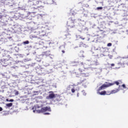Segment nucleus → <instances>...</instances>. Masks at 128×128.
Returning <instances> with one entry per match:
<instances>
[{
    "label": "nucleus",
    "mask_w": 128,
    "mask_h": 128,
    "mask_svg": "<svg viewBox=\"0 0 128 128\" xmlns=\"http://www.w3.org/2000/svg\"><path fill=\"white\" fill-rule=\"evenodd\" d=\"M2 26L3 30H5V32H2V36H8V34L6 33V32H12V34H16V32L18 30L16 28H14L10 27V25L8 24L2 23Z\"/></svg>",
    "instance_id": "nucleus-1"
},
{
    "label": "nucleus",
    "mask_w": 128,
    "mask_h": 128,
    "mask_svg": "<svg viewBox=\"0 0 128 128\" xmlns=\"http://www.w3.org/2000/svg\"><path fill=\"white\" fill-rule=\"evenodd\" d=\"M12 58L10 57L9 58L2 59L0 60V62L2 64V66L6 68V66H13L14 62Z\"/></svg>",
    "instance_id": "nucleus-2"
},
{
    "label": "nucleus",
    "mask_w": 128,
    "mask_h": 128,
    "mask_svg": "<svg viewBox=\"0 0 128 128\" xmlns=\"http://www.w3.org/2000/svg\"><path fill=\"white\" fill-rule=\"evenodd\" d=\"M74 24H76V20L72 19V18H69L67 22V26L70 28H74Z\"/></svg>",
    "instance_id": "nucleus-3"
},
{
    "label": "nucleus",
    "mask_w": 128,
    "mask_h": 128,
    "mask_svg": "<svg viewBox=\"0 0 128 128\" xmlns=\"http://www.w3.org/2000/svg\"><path fill=\"white\" fill-rule=\"evenodd\" d=\"M8 40H12V37H1L0 38V46L2 44H6L7 42H8Z\"/></svg>",
    "instance_id": "nucleus-4"
},
{
    "label": "nucleus",
    "mask_w": 128,
    "mask_h": 128,
    "mask_svg": "<svg viewBox=\"0 0 128 128\" xmlns=\"http://www.w3.org/2000/svg\"><path fill=\"white\" fill-rule=\"evenodd\" d=\"M86 64H88L90 66H98L100 63L98 62L97 60H88L86 61Z\"/></svg>",
    "instance_id": "nucleus-5"
},
{
    "label": "nucleus",
    "mask_w": 128,
    "mask_h": 128,
    "mask_svg": "<svg viewBox=\"0 0 128 128\" xmlns=\"http://www.w3.org/2000/svg\"><path fill=\"white\" fill-rule=\"evenodd\" d=\"M38 112H52V109H50V107L46 106L44 108H41L40 110H37Z\"/></svg>",
    "instance_id": "nucleus-6"
},
{
    "label": "nucleus",
    "mask_w": 128,
    "mask_h": 128,
    "mask_svg": "<svg viewBox=\"0 0 128 128\" xmlns=\"http://www.w3.org/2000/svg\"><path fill=\"white\" fill-rule=\"evenodd\" d=\"M113 85V84H103L102 86L98 88V90H106V88H108V86H112Z\"/></svg>",
    "instance_id": "nucleus-7"
},
{
    "label": "nucleus",
    "mask_w": 128,
    "mask_h": 128,
    "mask_svg": "<svg viewBox=\"0 0 128 128\" xmlns=\"http://www.w3.org/2000/svg\"><path fill=\"white\" fill-rule=\"evenodd\" d=\"M84 23L85 22L84 20L82 21V23L80 22L78 26V28L80 29V30H79L80 32H82V30H84L86 29V28L84 26Z\"/></svg>",
    "instance_id": "nucleus-8"
},
{
    "label": "nucleus",
    "mask_w": 128,
    "mask_h": 128,
    "mask_svg": "<svg viewBox=\"0 0 128 128\" xmlns=\"http://www.w3.org/2000/svg\"><path fill=\"white\" fill-rule=\"evenodd\" d=\"M40 108H42V107L40 106L38 104H36L32 108V110H33V112H36V114H40L41 112H38V110H40Z\"/></svg>",
    "instance_id": "nucleus-9"
},
{
    "label": "nucleus",
    "mask_w": 128,
    "mask_h": 128,
    "mask_svg": "<svg viewBox=\"0 0 128 128\" xmlns=\"http://www.w3.org/2000/svg\"><path fill=\"white\" fill-rule=\"evenodd\" d=\"M6 4H7V6H9L16 8V4H14V0H6Z\"/></svg>",
    "instance_id": "nucleus-10"
},
{
    "label": "nucleus",
    "mask_w": 128,
    "mask_h": 128,
    "mask_svg": "<svg viewBox=\"0 0 128 128\" xmlns=\"http://www.w3.org/2000/svg\"><path fill=\"white\" fill-rule=\"evenodd\" d=\"M54 96H55L54 94L52 93V94H50L48 96H47L46 97V98L47 100H52V98H54Z\"/></svg>",
    "instance_id": "nucleus-11"
},
{
    "label": "nucleus",
    "mask_w": 128,
    "mask_h": 128,
    "mask_svg": "<svg viewBox=\"0 0 128 128\" xmlns=\"http://www.w3.org/2000/svg\"><path fill=\"white\" fill-rule=\"evenodd\" d=\"M97 94H100V96H106V91L104 90L100 92V90H97Z\"/></svg>",
    "instance_id": "nucleus-12"
},
{
    "label": "nucleus",
    "mask_w": 128,
    "mask_h": 128,
    "mask_svg": "<svg viewBox=\"0 0 128 128\" xmlns=\"http://www.w3.org/2000/svg\"><path fill=\"white\" fill-rule=\"evenodd\" d=\"M120 88H117L116 90H111L109 94H116V92H118V91L120 90Z\"/></svg>",
    "instance_id": "nucleus-13"
},
{
    "label": "nucleus",
    "mask_w": 128,
    "mask_h": 128,
    "mask_svg": "<svg viewBox=\"0 0 128 128\" xmlns=\"http://www.w3.org/2000/svg\"><path fill=\"white\" fill-rule=\"evenodd\" d=\"M42 54V56H50V52L47 51V52H43Z\"/></svg>",
    "instance_id": "nucleus-14"
},
{
    "label": "nucleus",
    "mask_w": 128,
    "mask_h": 128,
    "mask_svg": "<svg viewBox=\"0 0 128 128\" xmlns=\"http://www.w3.org/2000/svg\"><path fill=\"white\" fill-rule=\"evenodd\" d=\"M121 14L122 16H128V14H126V11L122 10H121Z\"/></svg>",
    "instance_id": "nucleus-15"
},
{
    "label": "nucleus",
    "mask_w": 128,
    "mask_h": 128,
    "mask_svg": "<svg viewBox=\"0 0 128 128\" xmlns=\"http://www.w3.org/2000/svg\"><path fill=\"white\" fill-rule=\"evenodd\" d=\"M56 100L58 102L60 101V96H58L56 98H54V100H52V102H56Z\"/></svg>",
    "instance_id": "nucleus-16"
},
{
    "label": "nucleus",
    "mask_w": 128,
    "mask_h": 128,
    "mask_svg": "<svg viewBox=\"0 0 128 128\" xmlns=\"http://www.w3.org/2000/svg\"><path fill=\"white\" fill-rule=\"evenodd\" d=\"M124 64H126V62H124L122 63V62H120L118 64V65L120 66L122 68H124Z\"/></svg>",
    "instance_id": "nucleus-17"
},
{
    "label": "nucleus",
    "mask_w": 128,
    "mask_h": 128,
    "mask_svg": "<svg viewBox=\"0 0 128 128\" xmlns=\"http://www.w3.org/2000/svg\"><path fill=\"white\" fill-rule=\"evenodd\" d=\"M47 2V4H55L54 0H48Z\"/></svg>",
    "instance_id": "nucleus-18"
},
{
    "label": "nucleus",
    "mask_w": 128,
    "mask_h": 128,
    "mask_svg": "<svg viewBox=\"0 0 128 128\" xmlns=\"http://www.w3.org/2000/svg\"><path fill=\"white\" fill-rule=\"evenodd\" d=\"M22 44L23 46H26V44H30V41L27 40L22 42Z\"/></svg>",
    "instance_id": "nucleus-19"
},
{
    "label": "nucleus",
    "mask_w": 128,
    "mask_h": 128,
    "mask_svg": "<svg viewBox=\"0 0 128 128\" xmlns=\"http://www.w3.org/2000/svg\"><path fill=\"white\" fill-rule=\"evenodd\" d=\"M40 34L41 36H46V32H44V30H42L40 32Z\"/></svg>",
    "instance_id": "nucleus-20"
},
{
    "label": "nucleus",
    "mask_w": 128,
    "mask_h": 128,
    "mask_svg": "<svg viewBox=\"0 0 128 128\" xmlns=\"http://www.w3.org/2000/svg\"><path fill=\"white\" fill-rule=\"evenodd\" d=\"M36 62H42V58L36 57Z\"/></svg>",
    "instance_id": "nucleus-21"
},
{
    "label": "nucleus",
    "mask_w": 128,
    "mask_h": 128,
    "mask_svg": "<svg viewBox=\"0 0 128 128\" xmlns=\"http://www.w3.org/2000/svg\"><path fill=\"white\" fill-rule=\"evenodd\" d=\"M6 106H8V108H10V106H12V103L6 104Z\"/></svg>",
    "instance_id": "nucleus-22"
},
{
    "label": "nucleus",
    "mask_w": 128,
    "mask_h": 128,
    "mask_svg": "<svg viewBox=\"0 0 128 128\" xmlns=\"http://www.w3.org/2000/svg\"><path fill=\"white\" fill-rule=\"evenodd\" d=\"M82 76H90V73H83Z\"/></svg>",
    "instance_id": "nucleus-23"
},
{
    "label": "nucleus",
    "mask_w": 128,
    "mask_h": 128,
    "mask_svg": "<svg viewBox=\"0 0 128 128\" xmlns=\"http://www.w3.org/2000/svg\"><path fill=\"white\" fill-rule=\"evenodd\" d=\"M6 102H14V99H10L8 100V98L6 99Z\"/></svg>",
    "instance_id": "nucleus-24"
},
{
    "label": "nucleus",
    "mask_w": 128,
    "mask_h": 128,
    "mask_svg": "<svg viewBox=\"0 0 128 128\" xmlns=\"http://www.w3.org/2000/svg\"><path fill=\"white\" fill-rule=\"evenodd\" d=\"M34 96H38V94H40V92H38V91H34Z\"/></svg>",
    "instance_id": "nucleus-25"
},
{
    "label": "nucleus",
    "mask_w": 128,
    "mask_h": 128,
    "mask_svg": "<svg viewBox=\"0 0 128 128\" xmlns=\"http://www.w3.org/2000/svg\"><path fill=\"white\" fill-rule=\"evenodd\" d=\"M124 58H128V56H127L122 57V59L120 60V61L124 62Z\"/></svg>",
    "instance_id": "nucleus-26"
},
{
    "label": "nucleus",
    "mask_w": 128,
    "mask_h": 128,
    "mask_svg": "<svg viewBox=\"0 0 128 128\" xmlns=\"http://www.w3.org/2000/svg\"><path fill=\"white\" fill-rule=\"evenodd\" d=\"M4 17H6V16L4 15L2 13H0V19Z\"/></svg>",
    "instance_id": "nucleus-27"
},
{
    "label": "nucleus",
    "mask_w": 128,
    "mask_h": 128,
    "mask_svg": "<svg viewBox=\"0 0 128 128\" xmlns=\"http://www.w3.org/2000/svg\"><path fill=\"white\" fill-rule=\"evenodd\" d=\"M54 104H57L58 106H60V103H58L56 100H55L54 102H53Z\"/></svg>",
    "instance_id": "nucleus-28"
},
{
    "label": "nucleus",
    "mask_w": 128,
    "mask_h": 128,
    "mask_svg": "<svg viewBox=\"0 0 128 128\" xmlns=\"http://www.w3.org/2000/svg\"><path fill=\"white\" fill-rule=\"evenodd\" d=\"M97 10H102V6H100V7H98L96 8Z\"/></svg>",
    "instance_id": "nucleus-29"
},
{
    "label": "nucleus",
    "mask_w": 128,
    "mask_h": 128,
    "mask_svg": "<svg viewBox=\"0 0 128 128\" xmlns=\"http://www.w3.org/2000/svg\"><path fill=\"white\" fill-rule=\"evenodd\" d=\"M6 0H0V2H2V4H6Z\"/></svg>",
    "instance_id": "nucleus-30"
},
{
    "label": "nucleus",
    "mask_w": 128,
    "mask_h": 128,
    "mask_svg": "<svg viewBox=\"0 0 128 128\" xmlns=\"http://www.w3.org/2000/svg\"><path fill=\"white\" fill-rule=\"evenodd\" d=\"M16 64H18V62H20V64H23L24 61H22V60H16Z\"/></svg>",
    "instance_id": "nucleus-31"
},
{
    "label": "nucleus",
    "mask_w": 128,
    "mask_h": 128,
    "mask_svg": "<svg viewBox=\"0 0 128 128\" xmlns=\"http://www.w3.org/2000/svg\"><path fill=\"white\" fill-rule=\"evenodd\" d=\"M34 2H36V4H40V2L39 0H34Z\"/></svg>",
    "instance_id": "nucleus-32"
},
{
    "label": "nucleus",
    "mask_w": 128,
    "mask_h": 128,
    "mask_svg": "<svg viewBox=\"0 0 128 128\" xmlns=\"http://www.w3.org/2000/svg\"><path fill=\"white\" fill-rule=\"evenodd\" d=\"M44 114L46 116H48V115L50 114V113L48 112H46L44 113Z\"/></svg>",
    "instance_id": "nucleus-33"
},
{
    "label": "nucleus",
    "mask_w": 128,
    "mask_h": 128,
    "mask_svg": "<svg viewBox=\"0 0 128 128\" xmlns=\"http://www.w3.org/2000/svg\"><path fill=\"white\" fill-rule=\"evenodd\" d=\"M52 72V69H50L48 71V74H50V72Z\"/></svg>",
    "instance_id": "nucleus-34"
},
{
    "label": "nucleus",
    "mask_w": 128,
    "mask_h": 128,
    "mask_svg": "<svg viewBox=\"0 0 128 128\" xmlns=\"http://www.w3.org/2000/svg\"><path fill=\"white\" fill-rule=\"evenodd\" d=\"M1 76H3V78H6V75L5 74H2Z\"/></svg>",
    "instance_id": "nucleus-35"
},
{
    "label": "nucleus",
    "mask_w": 128,
    "mask_h": 128,
    "mask_svg": "<svg viewBox=\"0 0 128 128\" xmlns=\"http://www.w3.org/2000/svg\"><path fill=\"white\" fill-rule=\"evenodd\" d=\"M80 44L82 45V46H86V45L85 44H84V43L82 42H80Z\"/></svg>",
    "instance_id": "nucleus-36"
},
{
    "label": "nucleus",
    "mask_w": 128,
    "mask_h": 128,
    "mask_svg": "<svg viewBox=\"0 0 128 128\" xmlns=\"http://www.w3.org/2000/svg\"><path fill=\"white\" fill-rule=\"evenodd\" d=\"M18 46H23L22 42L18 44Z\"/></svg>",
    "instance_id": "nucleus-37"
},
{
    "label": "nucleus",
    "mask_w": 128,
    "mask_h": 128,
    "mask_svg": "<svg viewBox=\"0 0 128 128\" xmlns=\"http://www.w3.org/2000/svg\"><path fill=\"white\" fill-rule=\"evenodd\" d=\"M112 43H108L107 46H112Z\"/></svg>",
    "instance_id": "nucleus-38"
},
{
    "label": "nucleus",
    "mask_w": 128,
    "mask_h": 128,
    "mask_svg": "<svg viewBox=\"0 0 128 128\" xmlns=\"http://www.w3.org/2000/svg\"><path fill=\"white\" fill-rule=\"evenodd\" d=\"M122 88H126V84H123L122 85Z\"/></svg>",
    "instance_id": "nucleus-39"
},
{
    "label": "nucleus",
    "mask_w": 128,
    "mask_h": 128,
    "mask_svg": "<svg viewBox=\"0 0 128 128\" xmlns=\"http://www.w3.org/2000/svg\"><path fill=\"white\" fill-rule=\"evenodd\" d=\"M115 84H116V86H118L120 84V82H116Z\"/></svg>",
    "instance_id": "nucleus-40"
},
{
    "label": "nucleus",
    "mask_w": 128,
    "mask_h": 128,
    "mask_svg": "<svg viewBox=\"0 0 128 128\" xmlns=\"http://www.w3.org/2000/svg\"><path fill=\"white\" fill-rule=\"evenodd\" d=\"M76 92V90H74V88H72V92L74 93V92Z\"/></svg>",
    "instance_id": "nucleus-41"
},
{
    "label": "nucleus",
    "mask_w": 128,
    "mask_h": 128,
    "mask_svg": "<svg viewBox=\"0 0 128 128\" xmlns=\"http://www.w3.org/2000/svg\"><path fill=\"white\" fill-rule=\"evenodd\" d=\"M36 63H32V66H36Z\"/></svg>",
    "instance_id": "nucleus-42"
},
{
    "label": "nucleus",
    "mask_w": 128,
    "mask_h": 128,
    "mask_svg": "<svg viewBox=\"0 0 128 128\" xmlns=\"http://www.w3.org/2000/svg\"><path fill=\"white\" fill-rule=\"evenodd\" d=\"M75 64H76L75 65H72L73 66H78V62H74Z\"/></svg>",
    "instance_id": "nucleus-43"
},
{
    "label": "nucleus",
    "mask_w": 128,
    "mask_h": 128,
    "mask_svg": "<svg viewBox=\"0 0 128 128\" xmlns=\"http://www.w3.org/2000/svg\"><path fill=\"white\" fill-rule=\"evenodd\" d=\"M18 92H16V93H15V94L16 95V96H18Z\"/></svg>",
    "instance_id": "nucleus-44"
},
{
    "label": "nucleus",
    "mask_w": 128,
    "mask_h": 128,
    "mask_svg": "<svg viewBox=\"0 0 128 128\" xmlns=\"http://www.w3.org/2000/svg\"><path fill=\"white\" fill-rule=\"evenodd\" d=\"M14 18H18V17L16 16V14L14 15Z\"/></svg>",
    "instance_id": "nucleus-45"
},
{
    "label": "nucleus",
    "mask_w": 128,
    "mask_h": 128,
    "mask_svg": "<svg viewBox=\"0 0 128 128\" xmlns=\"http://www.w3.org/2000/svg\"><path fill=\"white\" fill-rule=\"evenodd\" d=\"M83 96H86V92H84Z\"/></svg>",
    "instance_id": "nucleus-46"
},
{
    "label": "nucleus",
    "mask_w": 128,
    "mask_h": 128,
    "mask_svg": "<svg viewBox=\"0 0 128 128\" xmlns=\"http://www.w3.org/2000/svg\"><path fill=\"white\" fill-rule=\"evenodd\" d=\"M70 85H69V86H68V90H70Z\"/></svg>",
    "instance_id": "nucleus-47"
},
{
    "label": "nucleus",
    "mask_w": 128,
    "mask_h": 128,
    "mask_svg": "<svg viewBox=\"0 0 128 128\" xmlns=\"http://www.w3.org/2000/svg\"><path fill=\"white\" fill-rule=\"evenodd\" d=\"M111 66H114V64H112Z\"/></svg>",
    "instance_id": "nucleus-48"
},
{
    "label": "nucleus",
    "mask_w": 128,
    "mask_h": 128,
    "mask_svg": "<svg viewBox=\"0 0 128 128\" xmlns=\"http://www.w3.org/2000/svg\"><path fill=\"white\" fill-rule=\"evenodd\" d=\"M0 98L2 100V98H4L2 97V96H0Z\"/></svg>",
    "instance_id": "nucleus-49"
},
{
    "label": "nucleus",
    "mask_w": 128,
    "mask_h": 128,
    "mask_svg": "<svg viewBox=\"0 0 128 128\" xmlns=\"http://www.w3.org/2000/svg\"><path fill=\"white\" fill-rule=\"evenodd\" d=\"M28 48L26 49V50H30V49H28V46H25V48Z\"/></svg>",
    "instance_id": "nucleus-50"
},
{
    "label": "nucleus",
    "mask_w": 128,
    "mask_h": 128,
    "mask_svg": "<svg viewBox=\"0 0 128 128\" xmlns=\"http://www.w3.org/2000/svg\"><path fill=\"white\" fill-rule=\"evenodd\" d=\"M2 108L0 107V112H2Z\"/></svg>",
    "instance_id": "nucleus-51"
},
{
    "label": "nucleus",
    "mask_w": 128,
    "mask_h": 128,
    "mask_svg": "<svg viewBox=\"0 0 128 128\" xmlns=\"http://www.w3.org/2000/svg\"><path fill=\"white\" fill-rule=\"evenodd\" d=\"M11 68H16V66H11Z\"/></svg>",
    "instance_id": "nucleus-52"
},
{
    "label": "nucleus",
    "mask_w": 128,
    "mask_h": 128,
    "mask_svg": "<svg viewBox=\"0 0 128 128\" xmlns=\"http://www.w3.org/2000/svg\"><path fill=\"white\" fill-rule=\"evenodd\" d=\"M62 54H64V52H66L64 51V50H62Z\"/></svg>",
    "instance_id": "nucleus-53"
},
{
    "label": "nucleus",
    "mask_w": 128,
    "mask_h": 128,
    "mask_svg": "<svg viewBox=\"0 0 128 128\" xmlns=\"http://www.w3.org/2000/svg\"><path fill=\"white\" fill-rule=\"evenodd\" d=\"M78 48V46H76L74 47V49Z\"/></svg>",
    "instance_id": "nucleus-54"
},
{
    "label": "nucleus",
    "mask_w": 128,
    "mask_h": 128,
    "mask_svg": "<svg viewBox=\"0 0 128 128\" xmlns=\"http://www.w3.org/2000/svg\"><path fill=\"white\" fill-rule=\"evenodd\" d=\"M36 54V52H33V54Z\"/></svg>",
    "instance_id": "nucleus-55"
},
{
    "label": "nucleus",
    "mask_w": 128,
    "mask_h": 128,
    "mask_svg": "<svg viewBox=\"0 0 128 128\" xmlns=\"http://www.w3.org/2000/svg\"><path fill=\"white\" fill-rule=\"evenodd\" d=\"M80 38H82V40H84V38H82V37H80Z\"/></svg>",
    "instance_id": "nucleus-56"
},
{
    "label": "nucleus",
    "mask_w": 128,
    "mask_h": 128,
    "mask_svg": "<svg viewBox=\"0 0 128 128\" xmlns=\"http://www.w3.org/2000/svg\"><path fill=\"white\" fill-rule=\"evenodd\" d=\"M126 64H127V66H128V62L125 63Z\"/></svg>",
    "instance_id": "nucleus-57"
},
{
    "label": "nucleus",
    "mask_w": 128,
    "mask_h": 128,
    "mask_svg": "<svg viewBox=\"0 0 128 128\" xmlns=\"http://www.w3.org/2000/svg\"><path fill=\"white\" fill-rule=\"evenodd\" d=\"M120 86L119 85L118 88H119V90H120Z\"/></svg>",
    "instance_id": "nucleus-58"
},
{
    "label": "nucleus",
    "mask_w": 128,
    "mask_h": 128,
    "mask_svg": "<svg viewBox=\"0 0 128 128\" xmlns=\"http://www.w3.org/2000/svg\"><path fill=\"white\" fill-rule=\"evenodd\" d=\"M84 88H86V85H84Z\"/></svg>",
    "instance_id": "nucleus-59"
},
{
    "label": "nucleus",
    "mask_w": 128,
    "mask_h": 128,
    "mask_svg": "<svg viewBox=\"0 0 128 128\" xmlns=\"http://www.w3.org/2000/svg\"><path fill=\"white\" fill-rule=\"evenodd\" d=\"M78 94H79L78 93V94H77V96H78Z\"/></svg>",
    "instance_id": "nucleus-60"
},
{
    "label": "nucleus",
    "mask_w": 128,
    "mask_h": 128,
    "mask_svg": "<svg viewBox=\"0 0 128 128\" xmlns=\"http://www.w3.org/2000/svg\"><path fill=\"white\" fill-rule=\"evenodd\" d=\"M64 48H65V46H66V44L64 45Z\"/></svg>",
    "instance_id": "nucleus-61"
},
{
    "label": "nucleus",
    "mask_w": 128,
    "mask_h": 128,
    "mask_svg": "<svg viewBox=\"0 0 128 128\" xmlns=\"http://www.w3.org/2000/svg\"><path fill=\"white\" fill-rule=\"evenodd\" d=\"M50 58H52V56H50Z\"/></svg>",
    "instance_id": "nucleus-62"
},
{
    "label": "nucleus",
    "mask_w": 128,
    "mask_h": 128,
    "mask_svg": "<svg viewBox=\"0 0 128 128\" xmlns=\"http://www.w3.org/2000/svg\"><path fill=\"white\" fill-rule=\"evenodd\" d=\"M15 48H16V47H15Z\"/></svg>",
    "instance_id": "nucleus-63"
},
{
    "label": "nucleus",
    "mask_w": 128,
    "mask_h": 128,
    "mask_svg": "<svg viewBox=\"0 0 128 128\" xmlns=\"http://www.w3.org/2000/svg\"><path fill=\"white\" fill-rule=\"evenodd\" d=\"M79 70H80V68H79Z\"/></svg>",
    "instance_id": "nucleus-64"
}]
</instances>
